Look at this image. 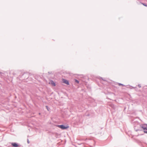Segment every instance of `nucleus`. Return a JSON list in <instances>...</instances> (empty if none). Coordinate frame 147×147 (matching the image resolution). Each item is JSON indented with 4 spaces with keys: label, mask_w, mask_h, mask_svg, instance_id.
Returning a JSON list of instances; mask_svg holds the SVG:
<instances>
[{
    "label": "nucleus",
    "mask_w": 147,
    "mask_h": 147,
    "mask_svg": "<svg viewBox=\"0 0 147 147\" xmlns=\"http://www.w3.org/2000/svg\"><path fill=\"white\" fill-rule=\"evenodd\" d=\"M57 126L62 129H66L69 127V126L68 125L65 126L63 125H57Z\"/></svg>",
    "instance_id": "f257e3e1"
},
{
    "label": "nucleus",
    "mask_w": 147,
    "mask_h": 147,
    "mask_svg": "<svg viewBox=\"0 0 147 147\" xmlns=\"http://www.w3.org/2000/svg\"><path fill=\"white\" fill-rule=\"evenodd\" d=\"M142 127L144 130H147V124H144L142 125Z\"/></svg>",
    "instance_id": "f03ea898"
},
{
    "label": "nucleus",
    "mask_w": 147,
    "mask_h": 147,
    "mask_svg": "<svg viewBox=\"0 0 147 147\" xmlns=\"http://www.w3.org/2000/svg\"><path fill=\"white\" fill-rule=\"evenodd\" d=\"M62 81H63V82L65 84L68 85H69V82L67 80H66L65 79H62Z\"/></svg>",
    "instance_id": "7ed1b4c3"
},
{
    "label": "nucleus",
    "mask_w": 147,
    "mask_h": 147,
    "mask_svg": "<svg viewBox=\"0 0 147 147\" xmlns=\"http://www.w3.org/2000/svg\"><path fill=\"white\" fill-rule=\"evenodd\" d=\"M11 144L14 147H17L18 146V145L16 143H12Z\"/></svg>",
    "instance_id": "20e7f679"
},
{
    "label": "nucleus",
    "mask_w": 147,
    "mask_h": 147,
    "mask_svg": "<svg viewBox=\"0 0 147 147\" xmlns=\"http://www.w3.org/2000/svg\"><path fill=\"white\" fill-rule=\"evenodd\" d=\"M49 83L50 84H51L52 86H55V84L54 82L53 81H51Z\"/></svg>",
    "instance_id": "39448f33"
},
{
    "label": "nucleus",
    "mask_w": 147,
    "mask_h": 147,
    "mask_svg": "<svg viewBox=\"0 0 147 147\" xmlns=\"http://www.w3.org/2000/svg\"><path fill=\"white\" fill-rule=\"evenodd\" d=\"M75 82H76V83H79V81H78V80H75Z\"/></svg>",
    "instance_id": "423d86ee"
},
{
    "label": "nucleus",
    "mask_w": 147,
    "mask_h": 147,
    "mask_svg": "<svg viewBox=\"0 0 147 147\" xmlns=\"http://www.w3.org/2000/svg\"><path fill=\"white\" fill-rule=\"evenodd\" d=\"M142 4L143 5H144V6H147V5H146V4H144V3H142Z\"/></svg>",
    "instance_id": "0eeeda50"
},
{
    "label": "nucleus",
    "mask_w": 147,
    "mask_h": 147,
    "mask_svg": "<svg viewBox=\"0 0 147 147\" xmlns=\"http://www.w3.org/2000/svg\"><path fill=\"white\" fill-rule=\"evenodd\" d=\"M144 133H146L147 134V131H144Z\"/></svg>",
    "instance_id": "6e6552de"
},
{
    "label": "nucleus",
    "mask_w": 147,
    "mask_h": 147,
    "mask_svg": "<svg viewBox=\"0 0 147 147\" xmlns=\"http://www.w3.org/2000/svg\"><path fill=\"white\" fill-rule=\"evenodd\" d=\"M119 86H120V85H122V84H119Z\"/></svg>",
    "instance_id": "1a4fd4ad"
},
{
    "label": "nucleus",
    "mask_w": 147,
    "mask_h": 147,
    "mask_svg": "<svg viewBox=\"0 0 147 147\" xmlns=\"http://www.w3.org/2000/svg\"><path fill=\"white\" fill-rule=\"evenodd\" d=\"M46 108H47V109L48 110V107H47V106H46Z\"/></svg>",
    "instance_id": "9d476101"
}]
</instances>
